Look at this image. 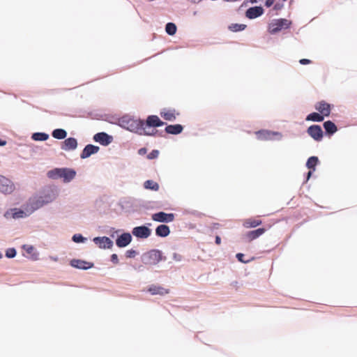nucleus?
<instances>
[{
  "label": "nucleus",
  "instance_id": "nucleus-44",
  "mask_svg": "<svg viewBox=\"0 0 357 357\" xmlns=\"http://www.w3.org/2000/svg\"><path fill=\"white\" fill-rule=\"evenodd\" d=\"M274 3V0H266L265 6L266 7H271Z\"/></svg>",
  "mask_w": 357,
  "mask_h": 357
},
{
  "label": "nucleus",
  "instance_id": "nucleus-18",
  "mask_svg": "<svg viewBox=\"0 0 357 357\" xmlns=\"http://www.w3.org/2000/svg\"><path fill=\"white\" fill-rule=\"evenodd\" d=\"M262 224L261 220L258 217L249 218L245 219L243 222V226L246 229L255 228Z\"/></svg>",
  "mask_w": 357,
  "mask_h": 357
},
{
  "label": "nucleus",
  "instance_id": "nucleus-11",
  "mask_svg": "<svg viewBox=\"0 0 357 357\" xmlns=\"http://www.w3.org/2000/svg\"><path fill=\"white\" fill-rule=\"evenodd\" d=\"M264 10L261 6H254L245 11V17L250 20L255 19L264 14Z\"/></svg>",
  "mask_w": 357,
  "mask_h": 357
},
{
  "label": "nucleus",
  "instance_id": "nucleus-26",
  "mask_svg": "<svg viewBox=\"0 0 357 357\" xmlns=\"http://www.w3.org/2000/svg\"><path fill=\"white\" fill-rule=\"evenodd\" d=\"M324 128L328 135H333L337 130V126L331 121H325L324 123Z\"/></svg>",
  "mask_w": 357,
  "mask_h": 357
},
{
  "label": "nucleus",
  "instance_id": "nucleus-23",
  "mask_svg": "<svg viewBox=\"0 0 357 357\" xmlns=\"http://www.w3.org/2000/svg\"><path fill=\"white\" fill-rule=\"evenodd\" d=\"M266 231V230L264 228H259L257 229L250 231L247 232L245 236L248 241H252L259 238L262 234H264Z\"/></svg>",
  "mask_w": 357,
  "mask_h": 357
},
{
  "label": "nucleus",
  "instance_id": "nucleus-46",
  "mask_svg": "<svg viewBox=\"0 0 357 357\" xmlns=\"http://www.w3.org/2000/svg\"><path fill=\"white\" fill-rule=\"evenodd\" d=\"M6 144V142L0 139V146H4Z\"/></svg>",
  "mask_w": 357,
  "mask_h": 357
},
{
  "label": "nucleus",
  "instance_id": "nucleus-45",
  "mask_svg": "<svg viewBox=\"0 0 357 357\" xmlns=\"http://www.w3.org/2000/svg\"><path fill=\"white\" fill-rule=\"evenodd\" d=\"M215 243L217 245H220L221 243V238L219 236H216L215 237Z\"/></svg>",
  "mask_w": 357,
  "mask_h": 357
},
{
  "label": "nucleus",
  "instance_id": "nucleus-27",
  "mask_svg": "<svg viewBox=\"0 0 357 357\" xmlns=\"http://www.w3.org/2000/svg\"><path fill=\"white\" fill-rule=\"evenodd\" d=\"M22 248L27 252V254L31 255L32 259L36 260L38 259V254L36 252L33 246L30 245H24Z\"/></svg>",
  "mask_w": 357,
  "mask_h": 357
},
{
  "label": "nucleus",
  "instance_id": "nucleus-3",
  "mask_svg": "<svg viewBox=\"0 0 357 357\" xmlns=\"http://www.w3.org/2000/svg\"><path fill=\"white\" fill-rule=\"evenodd\" d=\"M291 22L287 19H277L273 20L268 26V31L271 34H275L282 29H287L290 27Z\"/></svg>",
  "mask_w": 357,
  "mask_h": 357
},
{
  "label": "nucleus",
  "instance_id": "nucleus-4",
  "mask_svg": "<svg viewBox=\"0 0 357 357\" xmlns=\"http://www.w3.org/2000/svg\"><path fill=\"white\" fill-rule=\"evenodd\" d=\"M162 253L158 250H151L144 255L143 261L147 265H156L160 261L165 260Z\"/></svg>",
  "mask_w": 357,
  "mask_h": 357
},
{
  "label": "nucleus",
  "instance_id": "nucleus-40",
  "mask_svg": "<svg viewBox=\"0 0 357 357\" xmlns=\"http://www.w3.org/2000/svg\"><path fill=\"white\" fill-rule=\"evenodd\" d=\"M135 255L136 252L134 250H127L126 252V257L129 258L134 257Z\"/></svg>",
  "mask_w": 357,
  "mask_h": 357
},
{
  "label": "nucleus",
  "instance_id": "nucleus-20",
  "mask_svg": "<svg viewBox=\"0 0 357 357\" xmlns=\"http://www.w3.org/2000/svg\"><path fill=\"white\" fill-rule=\"evenodd\" d=\"M99 151V147L92 145L88 144L83 149L80 157L81 158H86L91 156L92 154L96 153Z\"/></svg>",
  "mask_w": 357,
  "mask_h": 357
},
{
  "label": "nucleus",
  "instance_id": "nucleus-48",
  "mask_svg": "<svg viewBox=\"0 0 357 357\" xmlns=\"http://www.w3.org/2000/svg\"><path fill=\"white\" fill-rule=\"evenodd\" d=\"M311 174H312V172L310 171V172H308V175H307V176H308V178L310 176Z\"/></svg>",
  "mask_w": 357,
  "mask_h": 357
},
{
  "label": "nucleus",
  "instance_id": "nucleus-24",
  "mask_svg": "<svg viewBox=\"0 0 357 357\" xmlns=\"http://www.w3.org/2000/svg\"><path fill=\"white\" fill-rule=\"evenodd\" d=\"M170 234V229L166 225H160L155 229V234L160 237H166Z\"/></svg>",
  "mask_w": 357,
  "mask_h": 357
},
{
  "label": "nucleus",
  "instance_id": "nucleus-14",
  "mask_svg": "<svg viewBox=\"0 0 357 357\" xmlns=\"http://www.w3.org/2000/svg\"><path fill=\"white\" fill-rule=\"evenodd\" d=\"M315 109L319 112L323 116H328L331 114V105L325 101H320L315 105Z\"/></svg>",
  "mask_w": 357,
  "mask_h": 357
},
{
  "label": "nucleus",
  "instance_id": "nucleus-19",
  "mask_svg": "<svg viewBox=\"0 0 357 357\" xmlns=\"http://www.w3.org/2000/svg\"><path fill=\"white\" fill-rule=\"evenodd\" d=\"M148 291L152 295H160L163 296L169 293V289H166L162 286L152 284L149 289Z\"/></svg>",
  "mask_w": 357,
  "mask_h": 357
},
{
  "label": "nucleus",
  "instance_id": "nucleus-2",
  "mask_svg": "<svg viewBox=\"0 0 357 357\" xmlns=\"http://www.w3.org/2000/svg\"><path fill=\"white\" fill-rule=\"evenodd\" d=\"M75 171L68 168H55L47 172V176L50 178H62L65 183L72 181L75 178Z\"/></svg>",
  "mask_w": 357,
  "mask_h": 357
},
{
  "label": "nucleus",
  "instance_id": "nucleus-37",
  "mask_svg": "<svg viewBox=\"0 0 357 357\" xmlns=\"http://www.w3.org/2000/svg\"><path fill=\"white\" fill-rule=\"evenodd\" d=\"M26 215V213L25 212H24L23 211H18L13 213L14 218H24Z\"/></svg>",
  "mask_w": 357,
  "mask_h": 357
},
{
  "label": "nucleus",
  "instance_id": "nucleus-43",
  "mask_svg": "<svg viewBox=\"0 0 357 357\" xmlns=\"http://www.w3.org/2000/svg\"><path fill=\"white\" fill-rule=\"evenodd\" d=\"M173 259L175 261H180L182 259V257L179 254L174 253L173 255Z\"/></svg>",
  "mask_w": 357,
  "mask_h": 357
},
{
  "label": "nucleus",
  "instance_id": "nucleus-10",
  "mask_svg": "<svg viewBox=\"0 0 357 357\" xmlns=\"http://www.w3.org/2000/svg\"><path fill=\"white\" fill-rule=\"evenodd\" d=\"M47 203H48V201H45L43 197L33 198L30 199L26 209L28 211V208H30V211L29 212L32 213Z\"/></svg>",
  "mask_w": 357,
  "mask_h": 357
},
{
  "label": "nucleus",
  "instance_id": "nucleus-22",
  "mask_svg": "<svg viewBox=\"0 0 357 357\" xmlns=\"http://www.w3.org/2000/svg\"><path fill=\"white\" fill-rule=\"evenodd\" d=\"M160 114L165 120L172 121L176 119L178 113H176L175 109H163Z\"/></svg>",
  "mask_w": 357,
  "mask_h": 357
},
{
  "label": "nucleus",
  "instance_id": "nucleus-8",
  "mask_svg": "<svg viewBox=\"0 0 357 357\" xmlns=\"http://www.w3.org/2000/svg\"><path fill=\"white\" fill-rule=\"evenodd\" d=\"M132 234L139 238H147L151 234V229L146 226H139L133 228Z\"/></svg>",
  "mask_w": 357,
  "mask_h": 357
},
{
  "label": "nucleus",
  "instance_id": "nucleus-1",
  "mask_svg": "<svg viewBox=\"0 0 357 357\" xmlns=\"http://www.w3.org/2000/svg\"><path fill=\"white\" fill-rule=\"evenodd\" d=\"M121 126L141 135H153L155 134L153 131L151 132L146 128L144 121L141 119L125 116L121 120Z\"/></svg>",
  "mask_w": 357,
  "mask_h": 357
},
{
  "label": "nucleus",
  "instance_id": "nucleus-32",
  "mask_svg": "<svg viewBox=\"0 0 357 357\" xmlns=\"http://www.w3.org/2000/svg\"><path fill=\"white\" fill-rule=\"evenodd\" d=\"M318 161H319V160H318L317 157L312 156L308 158L307 163H306V166L307 167L308 169H312L314 170L315 166L317 165Z\"/></svg>",
  "mask_w": 357,
  "mask_h": 357
},
{
  "label": "nucleus",
  "instance_id": "nucleus-7",
  "mask_svg": "<svg viewBox=\"0 0 357 357\" xmlns=\"http://www.w3.org/2000/svg\"><path fill=\"white\" fill-rule=\"evenodd\" d=\"M14 189L15 186L12 181L0 175V191L5 194H10Z\"/></svg>",
  "mask_w": 357,
  "mask_h": 357
},
{
  "label": "nucleus",
  "instance_id": "nucleus-5",
  "mask_svg": "<svg viewBox=\"0 0 357 357\" xmlns=\"http://www.w3.org/2000/svg\"><path fill=\"white\" fill-rule=\"evenodd\" d=\"M255 135L257 139L261 141H271L282 138L281 133L266 130L257 131L255 132Z\"/></svg>",
  "mask_w": 357,
  "mask_h": 357
},
{
  "label": "nucleus",
  "instance_id": "nucleus-30",
  "mask_svg": "<svg viewBox=\"0 0 357 357\" xmlns=\"http://www.w3.org/2000/svg\"><path fill=\"white\" fill-rule=\"evenodd\" d=\"M144 186L146 189H149L154 191H158L159 190L158 183L152 180L146 181L144 183Z\"/></svg>",
  "mask_w": 357,
  "mask_h": 357
},
{
  "label": "nucleus",
  "instance_id": "nucleus-29",
  "mask_svg": "<svg viewBox=\"0 0 357 357\" xmlns=\"http://www.w3.org/2000/svg\"><path fill=\"white\" fill-rule=\"evenodd\" d=\"M324 117L320 113L312 112L306 117V121L321 122L324 120Z\"/></svg>",
  "mask_w": 357,
  "mask_h": 357
},
{
  "label": "nucleus",
  "instance_id": "nucleus-13",
  "mask_svg": "<svg viewBox=\"0 0 357 357\" xmlns=\"http://www.w3.org/2000/svg\"><path fill=\"white\" fill-rule=\"evenodd\" d=\"M93 242L102 249L111 248L113 245L112 240L107 236L96 237L93 238Z\"/></svg>",
  "mask_w": 357,
  "mask_h": 357
},
{
  "label": "nucleus",
  "instance_id": "nucleus-21",
  "mask_svg": "<svg viewBox=\"0 0 357 357\" xmlns=\"http://www.w3.org/2000/svg\"><path fill=\"white\" fill-rule=\"evenodd\" d=\"M70 265L75 268L84 270L90 268L93 266V263L80 259L71 260Z\"/></svg>",
  "mask_w": 357,
  "mask_h": 357
},
{
  "label": "nucleus",
  "instance_id": "nucleus-42",
  "mask_svg": "<svg viewBox=\"0 0 357 357\" xmlns=\"http://www.w3.org/2000/svg\"><path fill=\"white\" fill-rule=\"evenodd\" d=\"M111 259H112V261L115 263V264H118L119 263L118 256L116 254L112 255Z\"/></svg>",
  "mask_w": 357,
  "mask_h": 357
},
{
  "label": "nucleus",
  "instance_id": "nucleus-36",
  "mask_svg": "<svg viewBox=\"0 0 357 357\" xmlns=\"http://www.w3.org/2000/svg\"><path fill=\"white\" fill-rule=\"evenodd\" d=\"M16 255V250L14 248L7 250L6 256L8 258H13Z\"/></svg>",
  "mask_w": 357,
  "mask_h": 357
},
{
  "label": "nucleus",
  "instance_id": "nucleus-25",
  "mask_svg": "<svg viewBox=\"0 0 357 357\" xmlns=\"http://www.w3.org/2000/svg\"><path fill=\"white\" fill-rule=\"evenodd\" d=\"M183 126L180 124L169 125L165 128V131L168 134L178 135L183 131Z\"/></svg>",
  "mask_w": 357,
  "mask_h": 357
},
{
  "label": "nucleus",
  "instance_id": "nucleus-47",
  "mask_svg": "<svg viewBox=\"0 0 357 357\" xmlns=\"http://www.w3.org/2000/svg\"><path fill=\"white\" fill-rule=\"evenodd\" d=\"M144 152H145V149H141L139 150V153H144Z\"/></svg>",
  "mask_w": 357,
  "mask_h": 357
},
{
  "label": "nucleus",
  "instance_id": "nucleus-17",
  "mask_svg": "<svg viewBox=\"0 0 357 357\" xmlns=\"http://www.w3.org/2000/svg\"><path fill=\"white\" fill-rule=\"evenodd\" d=\"M77 146V141L74 137L66 139L61 144V149L64 151L75 150Z\"/></svg>",
  "mask_w": 357,
  "mask_h": 357
},
{
  "label": "nucleus",
  "instance_id": "nucleus-28",
  "mask_svg": "<svg viewBox=\"0 0 357 357\" xmlns=\"http://www.w3.org/2000/svg\"><path fill=\"white\" fill-rule=\"evenodd\" d=\"M52 135L54 138L57 139H63L67 135V132L65 130L57 128L53 130Z\"/></svg>",
  "mask_w": 357,
  "mask_h": 357
},
{
  "label": "nucleus",
  "instance_id": "nucleus-41",
  "mask_svg": "<svg viewBox=\"0 0 357 357\" xmlns=\"http://www.w3.org/2000/svg\"><path fill=\"white\" fill-rule=\"evenodd\" d=\"M299 63L302 65H307L311 63V61L307 59H302L299 61Z\"/></svg>",
  "mask_w": 357,
  "mask_h": 357
},
{
  "label": "nucleus",
  "instance_id": "nucleus-31",
  "mask_svg": "<svg viewBox=\"0 0 357 357\" xmlns=\"http://www.w3.org/2000/svg\"><path fill=\"white\" fill-rule=\"evenodd\" d=\"M31 137L35 141H45L49 138V135L44 132H36Z\"/></svg>",
  "mask_w": 357,
  "mask_h": 357
},
{
  "label": "nucleus",
  "instance_id": "nucleus-38",
  "mask_svg": "<svg viewBox=\"0 0 357 357\" xmlns=\"http://www.w3.org/2000/svg\"><path fill=\"white\" fill-rule=\"evenodd\" d=\"M159 152L157 150L152 151L149 155L148 158L149 159H154L158 156Z\"/></svg>",
  "mask_w": 357,
  "mask_h": 357
},
{
  "label": "nucleus",
  "instance_id": "nucleus-12",
  "mask_svg": "<svg viewBox=\"0 0 357 357\" xmlns=\"http://www.w3.org/2000/svg\"><path fill=\"white\" fill-rule=\"evenodd\" d=\"M145 127L147 130H149L147 127H160L165 124L163 121H162L160 118L156 115H150L147 117L146 121L144 122Z\"/></svg>",
  "mask_w": 357,
  "mask_h": 357
},
{
  "label": "nucleus",
  "instance_id": "nucleus-16",
  "mask_svg": "<svg viewBox=\"0 0 357 357\" xmlns=\"http://www.w3.org/2000/svg\"><path fill=\"white\" fill-rule=\"evenodd\" d=\"M132 241V236L129 233H123L116 240V244L119 248L127 246Z\"/></svg>",
  "mask_w": 357,
  "mask_h": 357
},
{
  "label": "nucleus",
  "instance_id": "nucleus-6",
  "mask_svg": "<svg viewBox=\"0 0 357 357\" xmlns=\"http://www.w3.org/2000/svg\"><path fill=\"white\" fill-rule=\"evenodd\" d=\"M174 213H166L160 211L158 213H153L151 216L153 220L158 222H172L174 220Z\"/></svg>",
  "mask_w": 357,
  "mask_h": 357
},
{
  "label": "nucleus",
  "instance_id": "nucleus-35",
  "mask_svg": "<svg viewBox=\"0 0 357 357\" xmlns=\"http://www.w3.org/2000/svg\"><path fill=\"white\" fill-rule=\"evenodd\" d=\"M85 238L81 234H75L73 236V241L75 243H82Z\"/></svg>",
  "mask_w": 357,
  "mask_h": 357
},
{
  "label": "nucleus",
  "instance_id": "nucleus-9",
  "mask_svg": "<svg viewBox=\"0 0 357 357\" xmlns=\"http://www.w3.org/2000/svg\"><path fill=\"white\" fill-rule=\"evenodd\" d=\"M308 135L316 141H321L323 137V131L320 126H310L307 130Z\"/></svg>",
  "mask_w": 357,
  "mask_h": 357
},
{
  "label": "nucleus",
  "instance_id": "nucleus-33",
  "mask_svg": "<svg viewBox=\"0 0 357 357\" xmlns=\"http://www.w3.org/2000/svg\"><path fill=\"white\" fill-rule=\"evenodd\" d=\"M165 31L169 35L173 36L176 32V26L174 23L169 22L166 24Z\"/></svg>",
  "mask_w": 357,
  "mask_h": 357
},
{
  "label": "nucleus",
  "instance_id": "nucleus-15",
  "mask_svg": "<svg viewBox=\"0 0 357 357\" xmlns=\"http://www.w3.org/2000/svg\"><path fill=\"white\" fill-rule=\"evenodd\" d=\"M93 139L102 145L107 146L112 142V137L105 132H98L94 135Z\"/></svg>",
  "mask_w": 357,
  "mask_h": 357
},
{
  "label": "nucleus",
  "instance_id": "nucleus-34",
  "mask_svg": "<svg viewBox=\"0 0 357 357\" xmlns=\"http://www.w3.org/2000/svg\"><path fill=\"white\" fill-rule=\"evenodd\" d=\"M246 28V25L243 24H231L229 29L234 32L243 31Z\"/></svg>",
  "mask_w": 357,
  "mask_h": 357
},
{
  "label": "nucleus",
  "instance_id": "nucleus-39",
  "mask_svg": "<svg viewBox=\"0 0 357 357\" xmlns=\"http://www.w3.org/2000/svg\"><path fill=\"white\" fill-rule=\"evenodd\" d=\"M236 258L238 259V260L241 262H243V263H248L250 261V260H245L244 259V255L242 254V253H238L236 255Z\"/></svg>",
  "mask_w": 357,
  "mask_h": 357
}]
</instances>
